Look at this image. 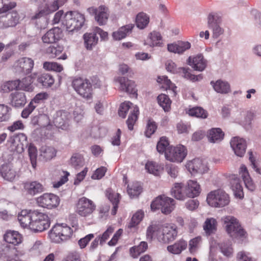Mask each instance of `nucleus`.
<instances>
[{"instance_id":"f257e3e1","label":"nucleus","mask_w":261,"mask_h":261,"mask_svg":"<svg viewBox=\"0 0 261 261\" xmlns=\"http://www.w3.org/2000/svg\"><path fill=\"white\" fill-rule=\"evenodd\" d=\"M177 236L176 227L174 225L160 226L151 223L147 229V239L151 241L153 237L161 243L168 244L173 241Z\"/></svg>"},{"instance_id":"f03ea898","label":"nucleus","mask_w":261,"mask_h":261,"mask_svg":"<svg viewBox=\"0 0 261 261\" xmlns=\"http://www.w3.org/2000/svg\"><path fill=\"white\" fill-rule=\"evenodd\" d=\"M85 21L84 16L76 11L67 12L62 24L66 27L69 33L78 31L83 26Z\"/></svg>"},{"instance_id":"7ed1b4c3","label":"nucleus","mask_w":261,"mask_h":261,"mask_svg":"<svg viewBox=\"0 0 261 261\" xmlns=\"http://www.w3.org/2000/svg\"><path fill=\"white\" fill-rule=\"evenodd\" d=\"M129 111L130 112L126 121V124L128 128L132 130L133 129L134 125L138 119V116L139 113L138 106L134 105L129 101H125L120 105L118 110V114L120 117L124 118Z\"/></svg>"},{"instance_id":"20e7f679","label":"nucleus","mask_w":261,"mask_h":261,"mask_svg":"<svg viewBox=\"0 0 261 261\" xmlns=\"http://www.w3.org/2000/svg\"><path fill=\"white\" fill-rule=\"evenodd\" d=\"M206 201L214 207H223L230 202L229 195L223 190L219 189L211 192L207 196Z\"/></svg>"},{"instance_id":"39448f33","label":"nucleus","mask_w":261,"mask_h":261,"mask_svg":"<svg viewBox=\"0 0 261 261\" xmlns=\"http://www.w3.org/2000/svg\"><path fill=\"white\" fill-rule=\"evenodd\" d=\"M175 200L165 195H160L153 200L151 205V209L153 211L160 209L164 214H170L175 207Z\"/></svg>"},{"instance_id":"423d86ee","label":"nucleus","mask_w":261,"mask_h":261,"mask_svg":"<svg viewBox=\"0 0 261 261\" xmlns=\"http://www.w3.org/2000/svg\"><path fill=\"white\" fill-rule=\"evenodd\" d=\"M72 233L71 228L66 224H56L50 231V238L56 243L66 241L69 239Z\"/></svg>"},{"instance_id":"0eeeda50","label":"nucleus","mask_w":261,"mask_h":261,"mask_svg":"<svg viewBox=\"0 0 261 261\" xmlns=\"http://www.w3.org/2000/svg\"><path fill=\"white\" fill-rule=\"evenodd\" d=\"M50 225L48 216L38 211H33V218L31 229L34 232H41L47 229Z\"/></svg>"},{"instance_id":"6e6552de","label":"nucleus","mask_w":261,"mask_h":261,"mask_svg":"<svg viewBox=\"0 0 261 261\" xmlns=\"http://www.w3.org/2000/svg\"><path fill=\"white\" fill-rule=\"evenodd\" d=\"M72 87L81 96L90 99L92 95V87L89 80L82 78L75 79L72 81Z\"/></svg>"},{"instance_id":"1a4fd4ad","label":"nucleus","mask_w":261,"mask_h":261,"mask_svg":"<svg viewBox=\"0 0 261 261\" xmlns=\"http://www.w3.org/2000/svg\"><path fill=\"white\" fill-rule=\"evenodd\" d=\"M207 26L213 32V37L218 38L224 33V29L221 27V16L217 12H211L207 15Z\"/></svg>"},{"instance_id":"9d476101","label":"nucleus","mask_w":261,"mask_h":261,"mask_svg":"<svg viewBox=\"0 0 261 261\" xmlns=\"http://www.w3.org/2000/svg\"><path fill=\"white\" fill-rule=\"evenodd\" d=\"M187 154L185 147L180 145L176 147L169 146L165 152L166 159L172 162H181Z\"/></svg>"},{"instance_id":"9b49d317","label":"nucleus","mask_w":261,"mask_h":261,"mask_svg":"<svg viewBox=\"0 0 261 261\" xmlns=\"http://www.w3.org/2000/svg\"><path fill=\"white\" fill-rule=\"evenodd\" d=\"M0 29H4L15 27L18 22L19 16L14 10H8L6 13L1 14Z\"/></svg>"},{"instance_id":"f8f14e48","label":"nucleus","mask_w":261,"mask_h":261,"mask_svg":"<svg viewBox=\"0 0 261 261\" xmlns=\"http://www.w3.org/2000/svg\"><path fill=\"white\" fill-rule=\"evenodd\" d=\"M60 201L59 197L51 193L43 194L37 198V202L39 206L48 209L57 207Z\"/></svg>"},{"instance_id":"ddd939ff","label":"nucleus","mask_w":261,"mask_h":261,"mask_svg":"<svg viewBox=\"0 0 261 261\" xmlns=\"http://www.w3.org/2000/svg\"><path fill=\"white\" fill-rule=\"evenodd\" d=\"M96 206L93 202L86 198H80L77 204V213L82 217L90 216L95 210Z\"/></svg>"},{"instance_id":"4468645a","label":"nucleus","mask_w":261,"mask_h":261,"mask_svg":"<svg viewBox=\"0 0 261 261\" xmlns=\"http://www.w3.org/2000/svg\"><path fill=\"white\" fill-rule=\"evenodd\" d=\"M34 65V61L31 58H21L17 62V65L15 67V72L19 74H28L31 72Z\"/></svg>"},{"instance_id":"2eb2a0df","label":"nucleus","mask_w":261,"mask_h":261,"mask_svg":"<svg viewBox=\"0 0 261 261\" xmlns=\"http://www.w3.org/2000/svg\"><path fill=\"white\" fill-rule=\"evenodd\" d=\"M187 167L192 174H203L208 170L205 161L200 159H194L187 163Z\"/></svg>"},{"instance_id":"dca6fc26","label":"nucleus","mask_w":261,"mask_h":261,"mask_svg":"<svg viewBox=\"0 0 261 261\" xmlns=\"http://www.w3.org/2000/svg\"><path fill=\"white\" fill-rule=\"evenodd\" d=\"M70 118L69 112L63 110L57 111L54 118L55 125L62 129H66L69 125Z\"/></svg>"},{"instance_id":"f3484780","label":"nucleus","mask_w":261,"mask_h":261,"mask_svg":"<svg viewBox=\"0 0 261 261\" xmlns=\"http://www.w3.org/2000/svg\"><path fill=\"white\" fill-rule=\"evenodd\" d=\"M115 81L120 84L119 89L122 91L137 95L135 82L125 77L119 76L115 79Z\"/></svg>"},{"instance_id":"a211bd4d","label":"nucleus","mask_w":261,"mask_h":261,"mask_svg":"<svg viewBox=\"0 0 261 261\" xmlns=\"http://www.w3.org/2000/svg\"><path fill=\"white\" fill-rule=\"evenodd\" d=\"M230 144L236 155L242 157L244 155L247 145L244 139L233 137L231 139Z\"/></svg>"},{"instance_id":"6ab92c4d","label":"nucleus","mask_w":261,"mask_h":261,"mask_svg":"<svg viewBox=\"0 0 261 261\" xmlns=\"http://www.w3.org/2000/svg\"><path fill=\"white\" fill-rule=\"evenodd\" d=\"M187 62L195 70L199 71L204 70L207 65L206 60L204 59L202 54H198L194 58L190 56Z\"/></svg>"},{"instance_id":"aec40b11","label":"nucleus","mask_w":261,"mask_h":261,"mask_svg":"<svg viewBox=\"0 0 261 261\" xmlns=\"http://www.w3.org/2000/svg\"><path fill=\"white\" fill-rule=\"evenodd\" d=\"M61 30L59 28H54L47 31L42 37L43 43L50 44L55 43L61 37Z\"/></svg>"},{"instance_id":"412c9836","label":"nucleus","mask_w":261,"mask_h":261,"mask_svg":"<svg viewBox=\"0 0 261 261\" xmlns=\"http://www.w3.org/2000/svg\"><path fill=\"white\" fill-rule=\"evenodd\" d=\"M241 114L243 118H238V123L246 129L250 128L252 121L256 116L255 111L253 110L242 111Z\"/></svg>"},{"instance_id":"4be33fe9","label":"nucleus","mask_w":261,"mask_h":261,"mask_svg":"<svg viewBox=\"0 0 261 261\" xmlns=\"http://www.w3.org/2000/svg\"><path fill=\"white\" fill-rule=\"evenodd\" d=\"M0 173L2 176L6 180L12 181L16 176V172L11 164H3L0 167Z\"/></svg>"},{"instance_id":"5701e85b","label":"nucleus","mask_w":261,"mask_h":261,"mask_svg":"<svg viewBox=\"0 0 261 261\" xmlns=\"http://www.w3.org/2000/svg\"><path fill=\"white\" fill-rule=\"evenodd\" d=\"M200 193V185L196 181L190 180L187 182L185 187V193L187 197L193 198L198 196Z\"/></svg>"},{"instance_id":"b1692460","label":"nucleus","mask_w":261,"mask_h":261,"mask_svg":"<svg viewBox=\"0 0 261 261\" xmlns=\"http://www.w3.org/2000/svg\"><path fill=\"white\" fill-rule=\"evenodd\" d=\"M134 24H128L120 28L117 31L114 32L112 37L115 40H120L125 38L128 35L131 33Z\"/></svg>"},{"instance_id":"393cba45","label":"nucleus","mask_w":261,"mask_h":261,"mask_svg":"<svg viewBox=\"0 0 261 261\" xmlns=\"http://www.w3.org/2000/svg\"><path fill=\"white\" fill-rule=\"evenodd\" d=\"M83 39L85 47L90 50L97 44L99 39L94 30L91 33H85L83 35Z\"/></svg>"},{"instance_id":"a878e982","label":"nucleus","mask_w":261,"mask_h":261,"mask_svg":"<svg viewBox=\"0 0 261 261\" xmlns=\"http://www.w3.org/2000/svg\"><path fill=\"white\" fill-rule=\"evenodd\" d=\"M33 218V211L22 210L18 216V220L23 227H29L31 229Z\"/></svg>"},{"instance_id":"bb28decb","label":"nucleus","mask_w":261,"mask_h":261,"mask_svg":"<svg viewBox=\"0 0 261 261\" xmlns=\"http://www.w3.org/2000/svg\"><path fill=\"white\" fill-rule=\"evenodd\" d=\"M227 234L232 239L246 238L247 232L241 226L240 223L237 224L231 227V231L228 229H225Z\"/></svg>"},{"instance_id":"cd10ccee","label":"nucleus","mask_w":261,"mask_h":261,"mask_svg":"<svg viewBox=\"0 0 261 261\" xmlns=\"http://www.w3.org/2000/svg\"><path fill=\"white\" fill-rule=\"evenodd\" d=\"M210 84L213 87L214 90L221 94H227L230 91L229 84L225 81L217 80L216 82L211 81Z\"/></svg>"},{"instance_id":"c85d7f7f","label":"nucleus","mask_w":261,"mask_h":261,"mask_svg":"<svg viewBox=\"0 0 261 261\" xmlns=\"http://www.w3.org/2000/svg\"><path fill=\"white\" fill-rule=\"evenodd\" d=\"M231 187L236 197L242 198L243 197V188L240 178L233 175L230 178Z\"/></svg>"},{"instance_id":"c756f323","label":"nucleus","mask_w":261,"mask_h":261,"mask_svg":"<svg viewBox=\"0 0 261 261\" xmlns=\"http://www.w3.org/2000/svg\"><path fill=\"white\" fill-rule=\"evenodd\" d=\"M109 16V9L104 6H100L98 7V12L95 16L96 21L100 25L106 24Z\"/></svg>"},{"instance_id":"7c9ffc66","label":"nucleus","mask_w":261,"mask_h":261,"mask_svg":"<svg viewBox=\"0 0 261 261\" xmlns=\"http://www.w3.org/2000/svg\"><path fill=\"white\" fill-rule=\"evenodd\" d=\"M240 174L243 179L246 188L250 191H253L255 189V186L249 174L247 168L244 165L241 167Z\"/></svg>"},{"instance_id":"2f4dec72","label":"nucleus","mask_w":261,"mask_h":261,"mask_svg":"<svg viewBox=\"0 0 261 261\" xmlns=\"http://www.w3.org/2000/svg\"><path fill=\"white\" fill-rule=\"evenodd\" d=\"M4 240L8 243L17 245L22 241L21 234L16 231L8 230L4 236Z\"/></svg>"},{"instance_id":"473e14b6","label":"nucleus","mask_w":261,"mask_h":261,"mask_svg":"<svg viewBox=\"0 0 261 261\" xmlns=\"http://www.w3.org/2000/svg\"><path fill=\"white\" fill-rule=\"evenodd\" d=\"M11 105L16 108L23 106L26 102V97L23 92H15L11 94Z\"/></svg>"},{"instance_id":"72a5a7b5","label":"nucleus","mask_w":261,"mask_h":261,"mask_svg":"<svg viewBox=\"0 0 261 261\" xmlns=\"http://www.w3.org/2000/svg\"><path fill=\"white\" fill-rule=\"evenodd\" d=\"M187 247V243L183 239L176 242L174 244L169 245L167 249L170 253L173 254H179Z\"/></svg>"},{"instance_id":"f704fd0d","label":"nucleus","mask_w":261,"mask_h":261,"mask_svg":"<svg viewBox=\"0 0 261 261\" xmlns=\"http://www.w3.org/2000/svg\"><path fill=\"white\" fill-rule=\"evenodd\" d=\"M61 5L62 4H59V0H54L51 3H46L44 6L38 8V9L41 11V12L47 17L49 15L56 11Z\"/></svg>"},{"instance_id":"c9c22d12","label":"nucleus","mask_w":261,"mask_h":261,"mask_svg":"<svg viewBox=\"0 0 261 261\" xmlns=\"http://www.w3.org/2000/svg\"><path fill=\"white\" fill-rule=\"evenodd\" d=\"M31 19L35 20L36 26L40 29L46 28L48 23L47 18L39 9H38L34 15L32 17Z\"/></svg>"},{"instance_id":"e433bc0d","label":"nucleus","mask_w":261,"mask_h":261,"mask_svg":"<svg viewBox=\"0 0 261 261\" xmlns=\"http://www.w3.org/2000/svg\"><path fill=\"white\" fill-rule=\"evenodd\" d=\"M31 19L35 20L36 26L40 29L46 28L48 23L47 18L39 9H38L34 15L32 17Z\"/></svg>"},{"instance_id":"4c0bfd02","label":"nucleus","mask_w":261,"mask_h":261,"mask_svg":"<svg viewBox=\"0 0 261 261\" xmlns=\"http://www.w3.org/2000/svg\"><path fill=\"white\" fill-rule=\"evenodd\" d=\"M31 19L35 20L36 26L40 29L46 28L48 23L47 18L39 9H38L34 15L32 17Z\"/></svg>"},{"instance_id":"58836bf2","label":"nucleus","mask_w":261,"mask_h":261,"mask_svg":"<svg viewBox=\"0 0 261 261\" xmlns=\"http://www.w3.org/2000/svg\"><path fill=\"white\" fill-rule=\"evenodd\" d=\"M224 133L219 128H213L209 130L207 134L208 141L211 143H218L224 137Z\"/></svg>"},{"instance_id":"ea45409f","label":"nucleus","mask_w":261,"mask_h":261,"mask_svg":"<svg viewBox=\"0 0 261 261\" xmlns=\"http://www.w3.org/2000/svg\"><path fill=\"white\" fill-rule=\"evenodd\" d=\"M218 246L221 252L227 257H231L233 255V250L232 247V243L230 240L219 243Z\"/></svg>"},{"instance_id":"a19ab883","label":"nucleus","mask_w":261,"mask_h":261,"mask_svg":"<svg viewBox=\"0 0 261 261\" xmlns=\"http://www.w3.org/2000/svg\"><path fill=\"white\" fill-rule=\"evenodd\" d=\"M217 222L213 218H207L205 221L203 227L206 234L210 236L215 233L217 230Z\"/></svg>"},{"instance_id":"79ce46f5","label":"nucleus","mask_w":261,"mask_h":261,"mask_svg":"<svg viewBox=\"0 0 261 261\" xmlns=\"http://www.w3.org/2000/svg\"><path fill=\"white\" fill-rule=\"evenodd\" d=\"M24 188L28 193L31 195H34L36 193L42 192L43 190L42 185L37 181L26 183L24 185Z\"/></svg>"},{"instance_id":"37998d69","label":"nucleus","mask_w":261,"mask_h":261,"mask_svg":"<svg viewBox=\"0 0 261 261\" xmlns=\"http://www.w3.org/2000/svg\"><path fill=\"white\" fill-rule=\"evenodd\" d=\"M184 188L181 184L175 183L174 187L171 190V193L172 196L178 200H183L186 196L185 191L183 192Z\"/></svg>"},{"instance_id":"c03bdc74","label":"nucleus","mask_w":261,"mask_h":261,"mask_svg":"<svg viewBox=\"0 0 261 261\" xmlns=\"http://www.w3.org/2000/svg\"><path fill=\"white\" fill-rule=\"evenodd\" d=\"M33 80L30 76H27L19 80L18 89L27 92H32L34 89Z\"/></svg>"},{"instance_id":"a18cd8bd","label":"nucleus","mask_w":261,"mask_h":261,"mask_svg":"<svg viewBox=\"0 0 261 261\" xmlns=\"http://www.w3.org/2000/svg\"><path fill=\"white\" fill-rule=\"evenodd\" d=\"M106 195L113 205L111 213L112 215H115L116 214L117 211L118 204L119 202V197L120 195L118 193H113L111 191V190L107 191Z\"/></svg>"},{"instance_id":"49530a36","label":"nucleus","mask_w":261,"mask_h":261,"mask_svg":"<svg viewBox=\"0 0 261 261\" xmlns=\"http://www.w3.org/2000/svg\"><path fill=\"white\" fill-rule=\"evenodd\" d=\"M37 81L43 87H51L54 83L55 80L53 76L49 73H42L37 78Z\"/></svg>"},{"instance_id":"de8ad7c7","label":"nucleus","mask_w":261,"mask_h":261,"mask_svg":"<svg viewBox=\"0 0 261 261\" xmlns=\"http://www.w3.org/2000/svg\"><path fill=\"white\" fill-rule=\"evenodd\" d=\"M148 248V244L147 242H141L139 245L132 247L130 249V253L132 256L135 258L141 253L144 252Z\"/></svg>"},{"instance_id":"09e8293b","label":"nucleus","mask_w":261,"mask_h":261,"mask_svg":"<svg viewBox=\"0 0 261 261\" xmlns=\"http://www.w3.org/2000/svg\"><path fill=\"white\" fill-rule=\"evenodd\" d=\"M145 169L149 173L159 176L163 170V167L155 162H148L145 165Z\"/></svg>"},{"instance_id":"8fccbe9b","label":"nucleus","mask_w":261,"mask_h":261,"mask_svg":"<svg viewBox=\"0 0 261 261\" xmlns=\"http://www.w3.org/2000/svg\"><path fill=\"white\" fill-rule=\"evenodd\" d=\"M149 21V17L145 13H140L136 16V25L140 29H144L148 24Z\"/></svg>"},{"instance_id":"3c124183","label":"nucleus","mask_w":261,"mask_h":261,"mask_svg":"<svg viewBox=\"0 0 261 261\" xmlns=\"http://www.w3.org/2000/svg\"><path fill=\"white\" fill-rule=\"evenodd\" d=\"M162 36L159 32L154 31L150 33L149 38L147 40L145 44L149 45L150 46H160V41L162 40Z\"/></svg>"},{"instance_id":"603ef678","label":"nucleus","mask_w":261,"mask_h":261,"mask_svg":"<svg viewBox=\"0 0 261 261\" xmlns=\"http://www.w3.org/2000/svg\"><path fill=\"white\" fill-rule=\"evenodd\" d=\"M142 187L139 182H134L131 186H128L127 193L130 198H136L142 192Z\"/></svg>"},{"instance_id":"864d4df0","label":"nucleus","mask_w":261,"mask_h":261,"mask_svg":"<svg viewBox=\"0 0 261 261\" xmlns=\"http://www.w3.org/2000/svg\"><path fill=\"white\" fill-rule=\"evenodd\" d=\"M158 101L165 112H168L170 108L171 100L168 96L164 94H162L158 96Z\"/></svg>"},{"instance_id":"5fc2aeb1","label":"nucleus","mask_w":261,"mask_h":261,"mask_svg":"<svg viewBox=\"0 0 261 261\" xmlns=\"http://www.w3.org/2000/svg\"><path fill=\"white\" fill-rule=\"evenodd\" d=\"M188 113L191 116L203 119L207 118L208 115L207 111L201 107L193 108L189 110Z\"/></svg>"},{"instance_id":"6e6d98bb","label":"nucleus","mask_w":261,"mask_h":261,"mask_svg":"<svg viewBox=\"0 0 261 261\" xmlns=\"http://www.w3.org/2000/svg\"><path fill=\"white\" fill-rule=\"evenodd\" d=\"M225 229L231 231V227L239 223L238 220L232 216H226L221 219Z\"/></svg>"},{"instance_id":"4d7b16f0","label":"nucleus","mask_w":261,"mask_h":261,"mask_svg":"<svg viewBox=\"0 0 261 261\" xmlns=\"http://www.w3.org/2000/svg\"><path fill=\"white\" fill-rule=\"evenodd\" d=\"M19 80L9 81L5 83L2 87L4 92L8 93L14 90H19Z\"/></svg>"},{"instance_id":"13d9d810","label":"nucleus","mask_w":261,"mask_h":261,"mask_svg":"<svg viewBox=\"0 0 261 261\" xmlns=\"http://www.w3.org/2000/svg\"><path fill=\"white\" fill-rule=\"evenodd\" d=\"M41 155L46 160H50L56 155V150L53 147L42 148Z\"/></svg>"},{"instance_id":"bf43d9fd","label":"nucleus","mask_w":261,"mask_h":261,"mask_svg":"<svg viewBox=\"0 0 261 261\" xmlns=\"http://www.w3.org/2000/svg\"><path fill=\"white\" fill-rule=\"evenodd\" d=\"M43 68L46 70H51L58 72H61L63 70V67L61 65L53 62H44Z\"/></svg>"},{"instance_id":"052dcab7","label":"nucleus","mask_w":261,"mask_h":261,"mask_svg":"<svg viewBox=\"0 0 261 261\" xmlns=\"http://www.w3.org/2000/svg\"><path fill=\"white\" fill-rule=\"evenodd\" d=\"M144 216V213L142 211L137 212L132 217L128 225L129 228H133L138 225L141 221Z\"/></svg>"},{"instance_id":"680f3d73","label":"nucleus","mask_w":261,"mask_h":261,"mask_svg":"<svg viewBox=\"0 0 261 261\" xmlns=\"http://www.w3.org/2000/svg\"><path fill=\"white\" fill-rule=\"evenodd\" d=\"M106 132L105 128L99 126H94L92 127L90 134L92 137L97 139L105 136Z\"/></svg>"},{"instance_id":"e2e57ef3","label":"nucleus","mask_w":261,"mask_h":261,"mask_svg":"<svg viewBox=\"0 0 261 261\" xmlns=\"http://www.w3.org/2000/svg\"><path fill=\"white\" fill-rule=\"evenodd\" d=\"M189 68L180 67L178 68V73L180 74L185 79L190 80L193 82L197 81V77L189 72Z\"/></svg>"},{"instance_id":"0e129e2a","label":"nucleus","mask_w":261,"mask_h":261,"mask_svg":"<svg viewBox=\"0 0 261 261\" xmlns=\"http://www.w3.org/2000/svg\"><path fill=\"white\" fill-rule=\"evenodd\" d=\"M15 6V3H10L8 0H0V14L12 10Z\"/></svg>"},{"instance_id":"69168bd1","label":"nucleus","mask_w":261,"mask_h":261,"mask_svg":"<svg viewBox=\"0 0 261 261\" xmlns=\"http://www.w3.org/2000/svg\"><path fill=\"white\" fill-rule=\"evenodd\" d=\"M63 46L57 45V46H50L46 49V53L52 58L58 57L63 50Z\"/></svg>"},{"instance_id":"338daca9","label":"nucleus","mask_w":261,"mask_h":261,"mask_svg":"<svg viewBox=\"0 0 261 261\" xmlns=\"http://www.w3.org/2000/svg\"><path fill=\"white\" fill-rule=\"evenodd\" d=\"M10 108L5 105L0 104V122L8 121L10 118Z\"/></svg>"},{"instance_id":"774afa93","label":"nucleus","mask_w":261,"mask_h":261,"mask_svg":"<svg viewBox=\"0 0 261 261\" xmlns=\"http://www.w3.org/2000/svg\"><path fill=\"white\" fill-rule=\"evenodd\" d=\"M168 145L169 142L167 138L165 137H162L157 144L156 149L160 153H165L166 151L168 149L167 147Z\"/></svg>"}]
</instances>
